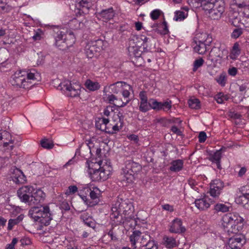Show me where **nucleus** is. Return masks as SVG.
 Masks as SVG:
<instances>
[{
    "label": "nucleus",
    "mask_w": 249,
    "mask_h": 249,
    "mask_svg": "<svg viewBox=\"0 0 249 249\" xmlns=\"http://www.w3.org/2000/svg\"><path fill=\"white\" fill-rule=\"evenodd\" d=\"M137 39H138V37L136 36H133L131 37V39L129 40L128 50L130 55H133L136 57H139L142 54V52L140 50V46L134 42V41Z\"/></svg>",
    "instance_id": "5701e85b"
},
{
    "label": "nucleus",
    "mask_w": 249,
    "mask_h": 249,
    "mask_svg": "<svg viewBox=\"0 0 249 249\" xmlns=\"http://www.w3.org/2000/svg\"><path fill=\"white\" fill-rule=\"evenodd\" d=\"M221 158V152L220 151H216L210 157V160L216 164L217 168L220 169L221 168L220 165V159Z\"/></svg>",
    "instance_id": "473e14b6"
},
{
    "label": "nucleus",
    "mask_w": 249,
    "mask_h": 249,
    "mask_svg": "<svg viewBox=\"0 0 249 249\" xmlns=\"http://www.w3.org/2000/svg\"><path fill=\"white\" fill-rule=\"evenodd\" d=\"M13 142L11 134L6 131H0V145L2 144L4 147L9 145L10 149L13 148Z\"/></svg>",
    "instance_id": "393cba45"
},
{
    "label": "nucleus",
    "mask_w": 249,
    "mask_h": 249,
    "mask_svg": "<svg viewBox=\"0 0 249 249\" xmlns=\"http://www.w3.org/2000/svg\"><path fill=\"white\" fill-rule=\"evenodd\" d=\"M246 171H247V169H246V168L242 167L240 169V170H239V171L238 172L239 176H240V177L243 176L246 173Z\"/></svg>",
    "instance_id": "0e129e2a"
},
{
    "label": "nucleus",
    "mask_w": 249,
    "mask_h": 249,
    "mask_svg": "<svg viewBox=\"0 0 249 249\" xmlns=\"http://www.w3.org/2000/svg\"><path fill=\"white\" fill-rule=\"evenodd\" d=\"M28 215L35 222L43 225H48L52 219L49 206L33 207L29 211Z\"/></svg>",
    "instance_id": "6e6552de"
},
{
    "label": "nucleus",
    "mask_w": 249,
    "mask_h": 249,
    "mask_svg": "<svg viewBox=\"0 0 249 249\" xmlns=\"http://www.w3.org/2000/svg\"><path fill=\"white\" fill-rule=\"evenodd\" d=\"M131 87L123 81H118L106 86L104 88L103 99L118 107H123L130 101Z\"/></svg>",
    "instance_id": "f257e3e1"
},
{
    "label": "nucleus",
    "mask_w": 249,
    "mask_h": 249,
    "mask_svg": "<svg viewBox=\"0 0 249 249\" xmlns=\"http://www.w3.org/2000/svg\"><path fill=\"white\" fill-rule=\"evenodd\" d=\"M240 53L239 44L238 42L234 44L230 55V57L234 60L235 59Z\"/></svg>",
    "instance_id": "e433bc0d"
},
{
    "label": "nucleus",
    "mask_w": 249,
    "mask_h": 249,
    "mask_svg": "<svg viewBox=\"0 0 249 249\" xmlns=\"http://www.w3.org/2000/svg\"><path fill=\"white\" fill-rule=\"evenodd\" d=\"M114 11L113 9L109 8L107 9L102 10L99 14V18L104 21L107 22L111 19L114 16Z\"/></svg>",
    "instance_id": "c85d7f7f"
},
{
    "label": "nucleus",
    "mask_w": 249,
    "mask_h": 249,
    "mask_svg": "<svg viewBox=\"0 0 249 249\" xmlns=\"http://www.w3.org/2000/svg\"><path fill=\"white\" fill-rule=\"evenodd\" d=\"M24 218V215L20 214L16 218L9 219L8 223L7 229L8 230H11L15 225H17L22 221Z\"/></svg>",
    "instance_id": "f704fd0d"
},
{
    "label": "nucleus",
    "mask_w": 249,
    "mask_h": 249,
    "mask_svg": "<svg viewBox=\"0 0 249 249\" xmlns=\"http://www.w3.org/2000/svg\"><path fill=\"white\" fill-rule=\"evenodd\" d=\"M204 63V60L202 58H199L196 60L194 62L193 69L194 71H196L199 68L201 67Z\"/></svg>",
    "instance_id": "de8ad7c7"
},
{
    "label": "nucleus",
    "mask_w": 249,
    "mask_h": 249,
    "mask_svg": "<svg viewBox=\"0 0 249 249\" xmlns=\"http://www.w3.org/2000/svg\"><path fill=\"white\" fill-rule=\"evenodd\" d=\"M223 188L224 183L222 181L219 179L213 180L210 183L209 193L212 197H218Z\"/></svg>",
    "instance_id": "6ab92c4d"
},
{
    "label": "nucleus",
    "mask_w": 249,
    "mask_h": 249,
    "mask_svg": "<svg viewBox=\"0 0 249 249\" xmlns=\"http://www.w3.org/2000/svg\"><path fill=\"white\" fill-rule=\"evenodd\" d=\"M246 243L245 236L243 234H236L230 238L225 245V249H240Z\"/></svg>",
    "instance_id": "2eb2a0df"
},
{
    "label": "nucleus",
    "mask_w": 249,
    "mask_h": 249,
    "mask_svg": "<svg viewBox=\"0 0 249 249\" xmlns=\"http://www.w3.org/2000/svg\"><path fill=\"white\" fill-rule=\"evenodd\" d=\"M212 203L211 199L208 196H205L202 198L197 199L195 201L196 207L200 210H206L208 209Z\"/></svg>",
    "instance_id": "b1692460"
},
{
    "label": "nucleus",
    "mask_w": 249,
    "mask_h": 249,
    "mask_svg": "<svg viewBox=\"0 0 249 249\" xmlns=\"http://www.w3.org/2000/svg\"><path fill=\"white\" fill-rule=\"evenodd\" d=\"M170 231L174 233H181L185 231V229L182 226V221L180 219L176 218L172 222Z\"/></svg>",
    "instance_id": "a878e982"
},
{
    "label": "nucleus",
    "mask_w": 249,
    "mask_h": 249,
    "mask_svg": "<svg viewBox=\"0 0 249 249\" xmlns=\"http://www.w3.org/2000/svg\"><path fill=\"white\" fill-rule=\"evenodd\" d=\"M87 171L93 181H104L108 178L112 171L110 162L106 160L98 159L86 162Z\"/></svg>",
    "instance_id": "7ed1b4c3"
},
{
    "label": "nucleus",
    "mask_w": 249,
    "mask_h": 249,
    "mask_svg": "<svg viewBox=\"0 0 249 249\" xmlns=\"http://www.w3.org/2000/svg\"><path fill=\"white\" fill-rule=\"evenodd\" d=\"M214 210L217 213H226L229 211L230 207L226 204L218 203L214 206Z\"/></svg>",
    "instance_id": "4c0bfd02"
},
{
    "label": "nucleus",
    "mask_w": 249,
    "mask_h": 249,
    "mask_svg": "<svg viewBox=\"0 0 249 249\" xmlns=\"http://www.w3.org/2000/svg\"><path fill=\"white\" fill-rule=\"evenodd\" d=\"M152 106V109L156 110H162L164 111L167 112L169 111L172 107V101L167 100L164 102H158L154 99L151 103Z\"/></svg>",
    "instance_id": "4be33fe9"
},
{
    "label": "nucleus",
    "mask_w": 249,
    "mask_h": 249,
    "mask_svg": "<svg viewBox=\"0 0 249 249\" xmlns=\"http://www.w3.org/2000/svg\"><path fill=\"white\" fill-rule=\"evenodd\" d=\"M85 85L86 88L90 91L97 90L100 88V85L98 82L93 81L90 79L86 80Z\"/></svg>",
    "instance_id": "72a5a7b5"
},
{
    "label": "nucleus",
    "mask_w": 249,
    "mask_h": 249,
    "mask_svg": "<svg viewBox=\"0 0 249 249\" xmlns=\"http://www.w3.org/2000/svg\"><path fill=\"white\" fill-rule=\"evenodd\" d=\"M141 169V166L133 160H128L125 162L121 175L122 181L125 183V185L133 182L136 174L140 172Z\"/></svg>",
    "instance_id": "1a4fd4ad"
},
{
    "label": "nucleus",
    "mask_w": 249,
    "mask_h": 249,
    "mask_svg": "<svg viewBox=\"0 0 249 249\" xmlns=\"http://www.w3.org/2000/svg\"><path fill=\"white\" fill-rule=\"evenodd\" d=\"M162 15H163V12L160 10L156 9L151 12L150 17L152 20H155Z\"/></svg>",
    "instance_id": "37998d69"
},
{
    "label": "nucleus",
    "mask_w": 249,
    "mask_h": 249,
    "mask_svg": "<svg viewBox=\"0 0 249 249\" xmlns=\"http://www.w3.org/2000/svg\"><path fill=\"white\" fill-rule=\"evenodd\" d=\"M214 99L217 103L223 104L225 101L227 100L228 97L227 95H224L223 93H219L215 96Z\"/></svg>",
    "instance_id": "c03bdc74"
},
{
    "label": "nucleus",
    "mask_w": 249,
    "mask_h": 249,
    "mask_svg": "<svg viewBox=\"0 0 249 249\" xmlns=\"http://www.w3.org/2000/svg\"><path fill=\"white\" fill-rule=\"evenodd\" d=\"M207 136L205 132L201 131L199 133L198 136L199 142H204L206 140Z\"/></svg>",
    "instance_id": "13d9d810"
},
{
    "label": "nucleus",
    "mask_w": 249,
    "mask_h": 249,
    "mask_svg": "<svg viewBox=\"0 0 249 249\" xmlns=\"http://www.w3.org/2000/svg\"><path fill=\"white\" fill-rule=\"evenodd\" d=\"M11 212L12 214L13 215H16L18 214H19L21 213L22 209L18 206H13L11 207Z\"/></svg>",
    "instance_id": "603ef678"
},
{
    "label": "nucleus",
    "mask_w": 249,
    "mask_h": 249,
    "mask_svg": "<svg viewBox=\"0 0 249 249\" xmlns=\"http://www.w3.org/2000/svg\"><path fill=\"white\" fill-rule=\"evenodd\" d=\"M240 194L235 198L236 203L242 205L245 208L249 209V196L246 192L240 191Z\"/></svg>",
    "instance_id": "bb28decb"
},
{
    "label": "nucleus",
    "mask_w": 249,
    "mask_h": 249,
    "mask_svg": "<svg viewBox=\"0 0 249 249\" xmlns=\"http://www.w3.org/2000/svg\"><path fill=\"white\" fill-rule=\"evenodd\" d=\"M216 81L222 87H224L226 83L227 78L225 73H221L215 78Z\"/></svg>",
    "instance_id": "79ce46f5"
},
{
    "label": "nucleus",
    "mask_w": 249,
    "mask_h": 249,
    "mask_svg": "<svg viewBox=\"0 0 249 249\" xmlns=\"http://www.w3.org/2000/svg\"><path fill=\"white\" fill-rule=\"evenodd\" d=\"M42 147L46 149H51L53 147V144L51 141L48 139H43L40 142Z\"/></svg>",
    "instance_id": "a18cd8bd"
},
{
    "label": "nucleus",
    "mask_w": 249,
    "mask_h": 249,
    "mask_svg": "<svg viewBox=\"0 0 249 249\" xmlns=\"http://www.w3.org/2000/svg\"><path fill=\"white\" fill-rule=\"evenodd\" d=\"M171 131L174 134H176L178 135H181V131L176 126H173L171 127Z\"/></svg>",
    "instance_id": "e2e57ef3"
},
{
    "label": "nucleus",
    "mask_w": 249,
    "mask_h": 249,
    "mask_svg": "<svg viewBox=\"0 0 249 249\" xmlns=\"http://www.w3.org/2000/svg\"><path fill=\"white\" fill-rule=\"evenodd\" d=\"M12 9V6L7 4L6 0H0V12L6 13L11 11Z\"/></svg>",
    "instance_id": "a19ab883"
},
{
    "label": "nucleus",
    "mask_w": 249,
    "mask_h": 249,
    "mask_svg": "<svg viewBox=\"0 0 249 249\" xmlns=\"http://www.w3.org/2000/svg\"><path fill=\"white\" fill-rule=\"evenodd\" d=\"M103 41L101 39L89 41L85 46V51L89 58H92L97 55L102 49Z\"/></svg>",
    "instance_id": "4468645a"
},
{
    "label": "nucleus",
    "mask_w": 249,
    "mask_h": 249,
    "mask_svg": "<svg viewBox=\"0 0 249 249\" xmlns=\"http://www.w3.org/2000/svg\"><path fill=\"white\" fill-rule=\"evenodd\" d=\"M81 219L83 220V221L89 226H91V224L92 223L91 221V218L88 215V213H84L80 216Z\"/></svg>",
    "instance_id": "49530a36"
},
{
    "label": "nucleus",
    "mask_w": 249,
    "mask_h": 249,
    "mask_svg": "<svg viewBox=\"0 0 249 249\" xmlns=\"http://www.w3.org/2000/svg\"><path fill=\"white\" fill-rule=\"evenodd\" d=\"M161 207H162V209H163L165 211H169L170 212H172L174 211L173 206L172 205H170L168 204L162 205L161 206Z\"/></svg>",
    "instance_id": "052dcab7"
},
{
    "label": "nucleus",
    "mask_w": 249,
    "mask_h": 249,
    "mask_svg": "<svg viewBox=\"0 0 249 249\" xmlns=\"http://www.w3.org/2000/svg\"><path fill=\"white\" fill-rule=\"evenodd\" d=\"M133 211V205L128 200L118 199L112 205L111 218H117L120 214L131 218V214Z\"/></svg>",
    "instance_id": "9d476101"
},
{
    "label": "nucleus",
    "mask_w": 249,
    "mask_h": 249,
    "mask_svg": "<svg viewBox=\"0 0 249 249\" xmlns=\"http://www.w3.org/2000/svg\"><path fill=\"white\" fill-rule=\"evenodd\" d=\"M189 8L187 7H183L180 10L175 12L174 20L177 21L184 20L188 16Z\"/></svg>",
    "instance_id": "c756f323"
},
{
    "label": "nucleus",
    "mask_w": 249,
    "mask_h": 249,
    "mask_svg": "<svg viewBox=\"0 0 249 249\" xmlns=\"http://www.w3.org/2000/svg\"><path fill=\"white\" fill-rule=\"evenodd\" d=\"M139 97L141 101H147L146 93L144 91H141L139 94Z\"/></svg>",
    "instance_id": "680f3d73"
},
{
    "label": "nucleus",
    "mask_w": 249,
    "mask_h": 249,
    "mask_svg": "<svg viewBox=\"0 0 249 249\" xmlns=\"http://www.w3.org/2000/svg\"><path fill=\"white\" fill-rule=\"evenodd\" d=\"M127 139L134 143H137L139 141V138L137 135L135 134H130L127 136Z\"/></svg>",
    "instance_id": "6e6d98bb"
},
{
    "label": "nucleus",
    "mask_w": 249,
    "mask_h": 249,
    "mask_svg": "<svg viewBox=\"0 0 249 249\" xmlns=\"http://www.w3.org/2000/svg\"><path fill=\"white\" fill-rule=\"evenodd\" d=\"M188 3L195 8H202L214 20L220 19L225 10L224 0H188Z\"/></svg>",
    "instance_id": "f03ea898"
},
{
    "label": "nucleus",
    "mask_w": 249,
    "mask_h": 249,
    "mask_svg": "<svg viewBox=\"0 0 249 249\" xmlns=\"http://www.w3.org/2000/svg\"><path fill=\"white\" fill-rule=\"evenodd\" d=\"M204 176H200L196 179L195 178H190L188 180V184L189 186L195 191L197 192H201L202 189L203 185L202 183L199 181L200 178H205Z\"/></svg>",
    "instance_id": "cd10ccee"
},
{
    "label": "nucleus",
    "mask_w": 249,
    "mask_h": 249,
    "mask_svg": "<svg viewBox=\"0 0 249 249\" xmlns=\"http://www.w3.org/2000/svg\"><path fill=\"white\" fill-rule=\"evenodd\" d=\"M184 162L181 160H173L170 163V170L172 172H178L181 170L183 167Z\"/></svg>",
    "instance_id": "7c9ffc66"
},
{
    "label": "nucleus",
    "mask_w": 249,
    "mask_h": 249,
    "mask_svg": "<svg viewBox=\"0 0 249 249\" xmlns=\"http://www.w3.org/2000/svg\"><path fill=\"white\" fill-rule=\"evenodd\" d=\"M228 74L232 76H235L237 73V69L235 67L229 68L228 71Z\"/></svg>",
    "instance_id": "bf43d9fd"
},
{
    "label": "nucleus",
    "mask_w": 249,
    "mask_h": 249,
    "mask_svg": "<svg viewBox=\"0 0 249 249\" xmlns=\"http://www.w3.org/2000/svg\"><path fill=\"white\" fill-rule=\"evenodd\" d=\"M243 29L242 28H235L233 30L231 36L232 38L236 39L243 34Z\"/></svg>",
    "instance_id": "09e8293b"
},
{
    "label": "nucleus",
    "mask_w": 249,
    "mask_h": 249,
    "mask_svg": "<svg viewBox=\"0 0 249 249\" xmlns=\"http://www.w3.org/2000/svg\"><path fill=\"white\" fill-rule=\"evenodd\" d=\"M55 45L60 49H65L72 46L75 38L73 33L66 27L54 29Z\"/></svg>",
    "instance_id": "0eeeda50"
},
{
    "label": "nucleus",
    "mask_w": 249,
    "mask_h": 249,
    "mask_svg": "<svg viewBox=\"0 0 249 249\" xmlns=\"http://www.w3.org/2000/svg\"><path fill=\"white\" fill-rule=\"evenodd\" d=\"M33 192V188L32 187L24 186L18 189V195L22 202L27 203L29 204L31 196Z\"/></svg>",
    "instance_id": "aec40b11"
},
{
    "label": "nucleus",
    "mask_w": 249,
    "mask_h": 249,
    "mask_svg": "<svg viewBox=\"0 0 249 249\" xmlns=\"http://www.w3.org/2000/svg\"><path fill=\"white\" fill-rule=\"evenodd\" d=\"M188 105L192 109H197L200 108L201 103L199 99L192 97L188 101Z\"/></svg>",
    "instance_id": "58836bf2"
},
{
    "label": "nucleus",
    "mask_w": 249,
    "mask_h": 249,
    "mask_svg": "<svg viewBox=\"0 0 249 249\" xmlns=\"http://www.w3.org/2000/svg\"><path fill=\"white\" fill-rule=\"evenodd\" d=\"M68 26L71 29L74 30L83 28L84 24L80 21V19L74 18L70 21L68 23Z\"/></svg>",
    "instance_id": "2f4dec72"
},
{
    "label": "nucleus",
    "mask_w": 249,
    "mask_h": 249,
    "mask_svg": "<svg viewBox=\"0 0 249 249\" xmlns=\"http://www.w3.org/2000/svg\"><path fill=\"white\" fill-rule=\"evenodd\" d=\"M61 89L67 96L75 97L78 96L81 92V85L77 83L71 84L68 80H66L60 84Z\"/></svg>",
    "instance_id": "ddd939ff"
},
{
    "label": "nucleus",
    "mask_w": 249,
    "mask_h": 249,
    "mask_svg": "<svg viewBox=\"0 0 249 249\" xmlns=\"http://www.w3.org/2000/svg\"><path fill=\"white\" fill-rule=\"evenodd\" d=\"M109 108H110V107H109ZM109 107H107L106 108H105L104 109V114L105 115L107 116H108L110 115V113H112V112H110L109 109H108Z\"/></svg>",
    "instance_id": "774afa93"
},
{
    "label": "nucleus",
    "mask_w": 249,
    "mask_h": 249,
    "mask_svg": "<svg viewBox=\"0 0 249 249\" xmlns=\"http://www.w3.org/2000/svg\"><path fill=\"white\" fill-rule=\"evenodd\" d=\"M123 126V120L118 115H114L113 117L112 122L109 123V120L106 118H101L96 126L102 131H105L109 133H114L119 131Z\"/></svg>",
    "instance_id": "9b49d317"
},
{
    "label": "nucleus",
    "mask_w": 249,
    "mask_h": 249,
    "mask_svg": "<svg viewBox=\"0 0 249 249\" xmlns=\"http://www.w3.org/2000/svg\"><path fill=\"white\" fill-rule=\"evenodd\" d=\"M102 192L95 185L89 184L83 187L79 194L84 203L88 207H93L99 204Z\"/></svg>",
    "instance_id": "423d86ee"
},
{
    "label": "nucleus",
    "mask_w": 249,
    "mask_h": 249,
    "mask_svg": "<svg viewBox=\"0 0 249 249\" xmlns=\"http://www.w3.org/2000/svg\"><path fill=\"white\" fill-rule=\"evenodd\" d=\"M140 39L143 41V42H142L143 44H145V43L148 42L149 40V38H148L143 35L141 36Z\"/></svg>",
    "instance_id": "338daca9"
},
{
    "label": "nucleus",
    "mask_w": 249,
    "mask_h": 249,
    "mask_svg": "<svg viewBox=\"0 0 249 249\" xmlns=\"http://www.w3.org/2000/svg\"><path fill=\"white\" fill-rule=\"evenodd\" d=\"M18 242V239L16 238L13 239L11 243L7 245L6 249H15V246Z\"/></svg>",
    "instance_id": "4d7b16f0"
},
{
    "label": "nucleus",
    "mask_w": 249,
    "mask_h": 249,
    "mask_svg": "<svg viewBox=\"0 0 249 249\" xmlns=\"http://www.w3.org/2000/svg\"><path fill=\"white\" fill-rule=\"evenodd\" d=\"M249 0H235V4L240 8H245L247 6V3Z\"/></svg>",
    "instance_id": "3c124183"
},
{
    "label": "nucleus",
    "mask_w": 249,
    "mask_h": 249,
    "mask_svg": "<svg viewBox=\"0 0 249 249\" xmlns=\"http://www.w3.org/2000/svg\"><path fill=\"white\" fill-rule=\"evenodd\" d=\"M154 101V99H150L149 102L146 101H140L139 109L143 112H145L148 111L150 108H152V106L151 105L152 101Z\"/></svg>",
    "instance_id": "c9c22d12"
},
{
    "label": "nucleus",
    "mask_w": 249,
    "mask_h": 249,
    "mask_svg": "<svg viewBox=\"0 0 249 249\" xmlns=\"http://www.w3.org/2000/svg\"><path fill=\"white\" fill-rule=\"evenodd\" d=\"M148 237V235L144 236L140 231H135L130 235L129 238L132 246L134 248H137L139 245V247H144Z\"/></svg>",
    "instance_id": "dca6fc26"
},
{
    "label": "nucleus",
    "mask_w": 249,
    "mask_h": 249,
    "mask_svg": "<svg viewBox=\"0 0 249 249\" xmlns=\"http://www.w3.org/2000/svg\"><path fill=\"white\" fill-rule=\"evenodd\" d=\"M9 178L16 184L23 183L25 181V177L19 169L13 167L9 172Z\"/></svg>",
    "instance_id": "a211bd4d"
},
{
    "label": "nucleus",
    "mask_w": 249,
    "mask_h": 249,
    "mask_svg": "<svg viewBox=\"0 0 249 249\" xmlns=\"http://www.w3.org/2000/svg\"><path fill=\"white\" fill-rule=\"evenodd\" d=\"M45 196V194L41 189H33L29 205H37L41 203L44 201Z\"/></svg>",
    "instance_id": "412c9836"
},
{
    "label": "nucleus",
    "mask_w": 249,
    "mask_h": 249,
    "mask_svg": "<svg viewBox=\"0 0 249 249\" xmlns=\"http://www.w3.org/2000/svg\"><path fill=\"white\" fill-rule=\"evenodd\" d=\"M42 31L40 29H38L36 31L34 35L33 36V38L35 40H40L42 37Z\"/></svg>",
    "instance_id": "864d4df0"
},
{
    "label": "nucleus",
    "mask_w": 249,
    "mask_h": 249,
    "mask_svg": "<svg viewBox=\"0 0 249 249\" xmlns=\"http://www.w3.org/2000/svg\"><path fill=\"white\" fill-rule=\"evenodd\" d=\"M78 188L76 186H70L66 190L65 194L67 196H70L74 194L77 192Z\"/></svg>",
    "instance_id": "8fccbe9b"
},
{
    "label": "nucleus",
    "mask_w": 249,
    "mask_h": 249,
    "mask_svg": "<svg viewBox=\"0 0 249 249\" xmlns=\"http://www.w3.org/2000/svg\"><path fill=\"white\" fill-rule=\"evenodd\" d=\"M75 14L82 16L88 13L89 9L93 5L92 0H76Z\"/></svg>",
    "instance_id": "f3484780"
},
{
    "label": "nucleus",
    "mask_w": 249,
    "mask_h": 249,
    "mask_svg": "<svg viewBox=\"0 0 249 249\" xmlns=\"http://www.w3.org/2000/svg\"><path fill=\"white\" fill-rule=\"evenodd\" d=\"M213 39L211 35L206 33L198 34L193 43L194 51L199 54L204 53L212 42Z\"/></svg>",
    "instance_id": "f8f14e48"
},
{
    "label": "nucleus",
    "mask_w": 249,
    "mask_h": 249,
    "mask_svg": "<svg viewBox=\"0 0 249 249\" xmlns=\"http://www.w3.org/2000/svg\"><path fill=\"white\" fill-rule=\"evenodd\" d=\"M162 28L163 30L161 31L162 34L166 35L169 33V30L168 28L167 23L165 20H164L161 25Z\"/></svg>",
    "instance_id": "5fc2aeb1"
},
{
    "label": "nucleus",
    "mask_w": 249,
    "mask_h": 249,
    "mask_svg": "<svg viewBox=\"0 0 249 249\" xmlns=\"http://www.w3.org/2000/svg\"><path fill=\"white\" fill-rule=\"evenodd\" d=\"M164 245L169 249L172 248L176 246V242L175 239L172 237L165 236L163 238Z\"/></svg>",
    "instance_id": "ea45409f"
},
{
    "label": "nucleus",
    "mask_w": 249,
    "mask_h": 249,
    "mask_svg": "<svg viewBox=\"0 0 249 249\" xmlns=\"http://www.w3.org/2000/svg\"><path fill=\"white\" fill-rule=\"evenodd\" d=\"M40 74L35 70L31 71L25 70H19L11 75L10 82L16 88H28L33 81H39Z\"/></svg>",
    "instance_id": "20e7f679"
},
{
    "label": "nucleus",
    "mask_w": 249,
    "mask_h": 249,
    "mask_svg": "<svg viewBox=\"0 0 249 249\" xmlns=\"http://www.w3.org/2000/svg\"><path fill=\"white\" fill-rule=\"evenodd\" d=\"M244 225V218L236 213H227L221 220V227L228 232L237 233L242 230Z\"/></svg>",
    "instance_id": "39448f33"
},
{
    "label": "nucleus",
    "mask_w": 249,
    "mask_h": 249,
    "mask_svg": "<svg viewBox=\"0 0 249 249\" xmlns=\"http://www.w3.org/2000/svg\"><path fill=\"white\" fill-rule=\"evenodd\" d=\"M142 22L138 21L135 23V28L137 31L141 30L142 28Z\"/></svg>",
    "instance_id": "69168bd1"
}]
</instances>
